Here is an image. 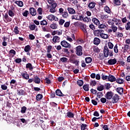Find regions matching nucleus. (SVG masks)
<instances>
[{
	"label": "nucleus",
	"instance_id": "a211bd4d",
	"mask_svg": "<svg viewBox=\"0 0 130 130\" xmlns=\"http://www.w3.org/2000/svg\"><path fill=\"white\" fill-rule=\"evenodd\" d=\"M10 86L11 88L15 87V86H17V81L15 79H12L10 81Z\"/></svg>",
	"mask_w": 130,
	"mask_h": 130
},
{
	"label": "nucleus",
	"instance_id": "f3484780",
	"mask_svg": "<svg viewBox=\"0 0 130 130\" xmlns=\"http://www.w3.org/2000/svg\"><path fill=\"white\" fill-rule=\"evenodd\" d=\"M92 22L94 24V25H96V26L100 25V21L96 18H93L92 19Z\"/></svg>",
	"mask_w": 130,
	"mask_h": 130
},
{
	"label": "nucleus",
	"instance_id": "dca6fc26",
	"mask_svg": "<svg viewBox=\"0 0 130 130\" xmlns=\"http://www.w3.org/2000/svg\"><path fill=\"white\" fill-rule=\"evenodd\" d=\"M40 78L38 76L34 77V83H35V84H40Z\"/></svg>",
	"mask_w": 130,
	"mask_h": 130
},
{
	"label": "nucleus",
	"instance_id": "864d4df0",
	"mask_svg": "<svg viewBox=\"0 0 130 130\" xmlns=\"http://www.w3.org/2000/svg\"><path fill=\"white\" fill-rule=\"evenodd\" d=\"M51 49H52V46L51 45H49L47 47V52L48 53H50V51H51Z\"/></svg>",
	"mask_w": 130,
	"mask_h": 130
},
{
	"label": "nucleus",
	"instance_id": "412c9836",
	"mask_svg": "<svg viewBox=\"0 0 130 130\" xmlns=\"http://www.w3.org/2000/svg\"><path fill=\"white\" fill-rule=\"evenodd\" d=\"M15 4L17 5L18 7H20V8H22V7H23L24 3L22 1H15L14 2Z\"/></svg>",
	"mask_w": 130,
	"mask_h": 130
},
{
	"label": "nucleus",
	"instance_id": "7c9ffc66",
	"mask_svg": "<svg viewBox=\"0 0 130 130\" xmlns=\"http://www.w3.org/2000/svg\"><path fill=\"white\" fill-rule=\"evenodd\" d=\"M116 83L118 84H119L120 85H121V84H123L124 83V80L122 79L118 78L116 79Z\"/></svg>",
	"mask_w": 130,
	"mask_h": 130
},
{
	"label": "nucleus",
	"instance_id": "6ab92c4d",
	"mask_svg": "<svg viewBox=\"0 0 130 130\" xmlns=\"http://www.w3.org/2000/svg\"><path fill=\"white\" fill-rule=\"evenodd\" d=\"M116 91L120 95H122V94H123V87H117L116 88Z\"/></svg>",
	"mask_w": 130,
	"mask_h": 130
},
{
	"label": "nucleus",
	"instance_id": "58836bf2",
	"mask_svg": "<svg viewBox=\"0 0 130 130\" xmlns=\"http://www.w3.org/2000/svg\"><path fill=\"white\" fill-rule=\"evenodd\" d=\"M62 17H63L64 19H67V18L69 17V13H68V12L64 11V12H63Z\"/></svg>",
	"mask_w": 130,
	"mask_h": 130
},
{
	"label": "nucleus",
	"instance_id": "f704fd0d",
	"mask_svg": "<svg viewBox=\"0 0 130 130\" xmlns=\"http://www.w3.org/2000/svg\"><path fill=\"white\" fill-rule=\"evenodd\" d=\"M104 89H105L104 85H100V86H98L97 87L98 91H103V90H104Z\"/></svg>",
	"mask_w": 130,
	"mask_h": 130
},
{
	"label": "nucleus",
	"instance_id": "49530a36",
	"mask_svg": "<svg viewBox=\"0 0 130 130\" xmlns=\"http://www.w3.org/2000/svg\"><path fill=\"white\" fill-rule=\"evenodd\" d=\"M108 46L109 49H113V46H114L113 44H112V43H111V42H109L108 43Z\"/></svg>",
	"mask_w": 130,
	"mask_h": 130
},
{
	"label": "nucleus",
	"instance_id": "69168bd1",
	"mask_svg": "<svg viewBox=\"0 0 130 130\" xmlns=\"http://www.w3.org/2000/svg\"><path fill=\"white\" fill-rule=\"evenodd\" d=\"M89 28L91 29V30H93V31H95V29H96V27H95V25L93 24H91L89 26Z\"/></svg>",
	"mask_w": 130,
	"mask_h": 130
},
{
	"label": "nucleus",
	"instance_id": "a18cd8bd",
	"mask_svg": "<svg viewBox=\"0 0 130 130\" xmlns=\"http://www.w3.org/2000/svg\"><path fill=\"white\" fill-rule=\"evenodd\" d=\"M82 23L81 22L77 21V22H74V25L75 27H76V28L78 27H80Z\"/></svg>",
	"mask_w": 130,
	"mask_h": 130
},
{
	"label": "nucleus",
	"instance_id": "393cba45",
	"mask_svg": "<svg viewBox=\"0 0 130 130\" xmlns=\"http://www.w3.org/2000/svg\"><path fill=\"white\" fill-rule=\"evenodd\" d=\"M36 27H37V26H36L35 24H30L28 26V27L29 28V29L31 31H34V30H35Z\"/></svg>",
	"mask_w": 130,
	"mask_h": 130
},
{
	"label": "nucleus",
	"instance_id": "13d9d810",
	"mask_svg": "<svg viewBox=\"0 0 130 130\" xmlns=\"http://www.w3.org/2000/svg\"><path fill=\"white\" fill-rule=\"evenodd\" d=\"M29 15V11L28 10H25L24 12L22 13L23 17H28Z\"/></svg>",
	"mask_w": 130,
	"mask_h": 130
},
{
	"label": "nucleus",
	"instance_id": "f8f14e48",
	"mask_svg": "<svg viewBox=\"0 0 130 130\" xmlns=\"http://www.w3.org/2000/svg\"><path fill=\"white\" fill-rule=\"evenodd\" d=\"M21 75L23 79H24L25 80H29V76L27 72H25V73H22Z\"/></svg>",
	"mask_w": 130,
	"mask_h": 130
},
{
	"label": "nucleus",
	"instance_id": "7ed1b4c3",
	"mask_svg": "<svg viewBox=\"0 0 130 130\" xmlns=\"http://www.w3.org/2000/svg\"><path fill=\"white\" fill-rule=\"evenodd\" d=\"M60 44L61 46L64 47L65 48H71V47H72L71 44H70V43H68V42L64 40L60 42Z\"/></svg>",
	"mask_w": 130,
	"mask_h": 130
},
{
	"label": "nucleus",
	"instance_id": "5fc2aeb1",
	"mask_svg": "<svg viewBox=\"0 0 130 130\" xmlns=\"http://www.w3.org/2000/svg\"><path fill=\"white\" fill-rule=\"evenodd\" d=\"M83 21L84 22H91V19L90 17H85L83 18Z\"/></svg>",
	"mask_w": 130,
	"mask_h": 130
},
{
	"label": "nucleus",
	"instance_id": "37998d69",
	"mask_svg": "<svg viewBox=\"0 0 130 130\" xmlns=\"http://www.w3.org/2000/svg\"><path fill=\"white\" fill-rule=\"evenodd\" d=\"M83 89L84 91H89V84H85L83 86Z\"/></svg>",
	"mask_w": 130,
	"mask_h": 130
},
{
	"label": "nucleus",
	"instance_id": "052dcab7",
	"mask_svg": "<svg viewBox=\"0 0 130 130\" xmlns=\"http://www.w3.org/2000/svg\"><path fill=\"white\" fill-rule=\"evenodd\" d=\"M102 79V80H108V76L106 75H104V74H102L101 75Z\"/></svg>",
	"mask_w": 130,
	"mask_h": 130
},
{
	"label": "nucleus",
	"instance_id": "ea45409f",
	"mask_svg": "<svg viewBox=\"0 0 130 130\" xmlns=\"http://www.w3.org/2000/svg\"><path fill=\"white\" fill-rule=\"evenodd\" d=\"M54 18V15H53L52 14L49 15L48 16V17H47L48 20H49V21H53Z\"/></svg>",
	"mask_w": 130,
	"mask_h": 130
},
{
	"label": "nucleus",
	"instance_id": "9d476101",
	"mask_svg": "<svg viewBox=\"0 0 130 130\" xmlns=\"http://www.w3.org/2000/svg\"><path fill=\"white\" fill-rule=\"evenodd\" d=\"M101 42V40H100V39L95 37L93 39V44H94V45H99V44H100V43Z\"/></svg>",
	"mask_w": 130,
	"mask_h": 130
},
{
	"label": "nucleus",
	"instance_id": "f03ea898",
	"mask_svg": "<svg viewBox=\"0 0 130 130\" xmlns=\"http://www.w3.org/2000/svg\"><path fill=\"white\" fill-rule=\"evenodd\" d=\"M83 47L81 46H78L76 47V54L78 56H81L83 54Z\"/></svg>",
	"mask_w": 130,
	"mask_h": 130
},
{
	"label": "nucleus",
	"instance_id": "9b49d317",
	"mask_svg": "<svg viewBox=\"0 0 130 130\" xmlns=\"http://www.w3.org/2000/svg\"><path fill=\"white\" fill-rule=\"evenodd\" d=\"M59 40H60V38L57 36H55L53 37L52 41L54 43H59Z\"/></svg>",
	"mask_w": 130,
	"mask_h": 130
},
{
	"label": "nucleus",
	"instance_id": "6e6552de",
	"mask_svg": "<svg viewBox=\"0 0 130 130\" xmlns=\"http://www.w3.org/2000/svg\"><path fill=\"white\" fill-rule=\"evenodd\" d=\"M29 14H30V15H31V16H32L33 17H34V16H36V15H37V12H36V9H35V8H29Z\"/></svg>",
	"mask_w": 130,
	"mask_h": 130
},
{
	"label": "nucleus",
	"instance_id": "0eeeda50",
	"mask_svg": "<svg viewBox=\"0 0 130 130\" xmlns=\"http://www.w3.org/2000/svg\"><path fill=\"white\" fill-rule=\"evenodd\" d=\"M116 62H117V60L115 58L114 59H110L108 61L109 66H113L114 64H115Z\"/></svg>",
	"mask_w": 130,
	"mask_h": 130
},
{
	"label": "nucleus",
	"instance_id": "79ce46f5",
	"mask_svg": "<svg viewBox=\"0 0 130 130\" xmlns=\"http://www.w3.org/2000/svg\"><path fill=\"white\" fill-rule=\"evenodd\" d=\"M57 6V4H56V3L54 2L52 3V4H51V6H49V5H48V8H49V7H50V8H51L53 9H55V8H56Z\"/></svg>",
	"mask_w": 130,
	"mask_h": 130
},
{
	"label": "nucleus",
	"instance_id": "e2e57ef3",
	"mask_svg": "<svg viewBox=\"0 0 130 130\" xmlns=\"http://www.w3.org/2000/svg\"><path fill=\"white\" fill-rule=\"evenodd\" d=\"M64 22H66V21L63 19H59L58 22H59V25H60L61 26H62V25H63V24L64 23Z\"/></svg>",
	"mask_w": 130,
	"mask_h": 130
},
{
	"label": "nucleus",
	"instance_id": "bf43d9fd",
	"mask_svg": "<svg viewBox=\"0 0 130 130\" xmlns=\"http://www.w3.org/2000/svg\"><path fill=\"white\" fill-rule=\"evenodd\" d=\"M14 32L16 35L19 34V29H18V26H15L14 29Z\"/></svg>",
	"mask_w": 130,
	"mask_h": 130
},
{
	"label": "nucleus",
	"instance_id": "c03bdc74",
	"mask_svg": "<svg viewBox=\"0 0 130 130\" xmlns=\"http://www.w3.org/2000/svg\"><path fill=\"white\" fill-rule=\"evenodd\" d=\"M50 28L53 29H55L57 28V25L56 23H53L50 25Z\"/></svg>",
	"mask_w": 130,
	"mask_h": 130
},
{
	"label": "nucleus",
	"instance_id": "6e6d98bb",
	"mask_svg": "<svg viewBox=\"0 0 130 130\" xmlns=\"http://www.w3.org/2000/svg\"><path fill=\"white\" fill-rule=\"evenodd\" d=\"M79 28H80V29H81L82 31H83V30L86 29V24H84V23H81L80 26L79 27Z\"/></svg>",
	"mask_w": 130,
	"mask_h": 130
},
{
	"label": "nucleus",
	"instance_id": "c756f323",
	"mask_svg": "<svg viewBox=\"0 0 130 130\" xmlns=\"http://www.w3.org/2000/svg\"><path fill=\"white\" fill-rule=\"evenodd\" d=\"M104 11L105 12H106V13H107V14H110V13H111V10H110V8H109V7L107 6L104 7Z\"/></svg>",
	"mask_w": 130,
	"mask_h": 130
},
{
	"label": "nucleus",
	"instance_id": "aec40b11",
	"mask_svg": "<svg viewBox=\"0 0 130 130\" xmlns=\"http://www.w3.org/2000/svg\"><path fill=\"white\" fill-rule=\"evenodd\" d=\"M25 68L27 69H28L29 71H33V66L31 63H27L26 64Z\"/></svg>",
	"mask_w": 130,
	"mask_h": 130
},
{
	"label": "nucleus",
	"instance_id": "4be33fe9",
	"mask_svg": "<svg viewBox=\"0 0 130 130\" xmlns=\"http://www.w3.org/2000/svg\"><path fill=\"white\" fill-rule=\"evenodd\" d=\"M42 98H43V95L42 94L39 93L36 96L37 101H40Z\"/></svg>",
	"mask_w": 130,
	"mask_h": 130
},
{
	"label": "nucleus",
	"instance_id": "3c124183",
	"mask_svg": "<svg viewBox=\"0 0 130 130\" xmlns=\"http://www.w3.org/2000/svg\"><path fill=\"white\" fill-rule=\"evenodd\" d=\"M111 28L113 30V32L114 33L117 31V27L115 26V25H111Z\"/></svg>",
	"mask_w": 130,
	"mask_h": 130
},
{
	"label": "nucleus",
	"instance_id": "b1692460",
	"mask_svg": "<svg viewBox=\"0 0 130 130\" xmlns=\"http://www.w3.org/2000/svg\"><path fill=\"white\" fill-rule=\"evenodd\" d=\"M122 49H124V52L128 51V49H129V45L127 44L124 45V47H122Z\"/></svg>",
	"mask_w": 130,
	"mask_h": 130
},
{
	"label": "nucleus",
	"instance_id": "4c0bfd02",
	"mask_svg": "<svg viewBox=\"0 0 130 130\" xmlns=\"http://www.w3.org/2000/svg\"><path fill=\"white\" fill-rule=\"evenodd\" d=\"M100 36L103 39H107L108 38V35L105 34L104 33L101 34Z\"/></svg>",
	"mask_w": 130,
	"mask_h": 130
},
{
	"label": "nucleus",
	"instance_id": "c9c22d12",
	"mask_svg": "<svg viewBox=\"0 0 130 130\" xmlns=\"http://www.w3.org/2000/svg\"><path fill=\"white\" fill-rule=\"evenodd\" d=\"M93 34L95 35V36H97V37H99V36L101 35V34H100V31L99 30H94Z\"/></svg>",
	"mask_w": 130,
	"mask_h": 130
},
{
	"label": "nucleus",
	"instance_id": "de8ad7c7",
	"mask_svg": "<svg viewBox=\"0 0 130 130\" xmlns=\"http://www.w3.org/2000/svg\"><path fill=\"white\" fill-rule=\"evenodd\" d=\"M98 26L99 29H106L107 28L106 25L104 24H99Z\"/></svg>",
	"mask_w": 130,
	"mask_h": 130
},
{
	"label": "nucleus",
	"instance_id": "cd10ccee",
	"mask_svg": "<svg viewBox=\"0 0 130 130\" xmlns=\"http://www.w3.org/2000/svg\"><path fill=\"white\" fill-rule=\"evenodd\" d=\"M26 111H27V107L25 106H23L21 107L20 111L21 113L24 114V113H26Z\"/></svg>",
	"mask_w": 130,
	"mask_h": 130
},
{
	"label": "nucleus",
	"instance_id": "603ef678",
	"mask_svg": "<svg viewBox=\"0 0 130 130\" xmlns=\"http://www.w3.org/2000/svg\"><path fill=\"white\" fill-rule=\"evenodd\" d=\"M114 51L115 53H118V46H117V44H116L114 47Z\"/></svg>",
	"mask_w": 130,
	"mask_h": 130
},
{
	"label": "nucleus",
	"instance_id": "a19ab883",
	"mask_svg": "<svg viewBox=\"0 0 130 130\" xmlns=\"http://www.w3.org/2000/svg\"><path fill=\"white\" fill-rule=\"evenodd\" d=\"M8 15L10 17H12V18H13V17L15 16V13H14L13 11L9 10L8 11Z\"/></svg>",
	"mask_w": 130,
	"mask_h": 130
},
{
	"label": "nucleus",
	"instance_id": "473e14b6",
	"mask_svg": "<svg viewBox=\"0 0 130 130\" xmlns=\"http://www.w3.org/2000/svg\"><path fill=\"white\" fill-rule=\"evenodd\" d=\"M104 87L105 88V89H106V90H109L110 88H111V85L110 83H106L104 85Z\"/></svg>",
	"mask_w": 130,
	"mask_h": 130
},
{
	"label": "nucleus",
	"instance_id": "20e7f679",
	"mask_svg": "<svg viewBox=\"0 0 130 130\" xmlns=\"http://www.w3.org/2000/svg\"><path fill=\"white\" fill-rule=\"evenodd\" d=\"M113 95L114 94L113 92H112V91H108L105 94V98H106V99L110 100V99H112Z\"/></svg>",
	"mask_w": 130,
	"mask_h": 130
},
{
	"label": "nucleus",
	"instance_id": "c85d7f7f",
	"mask_svg": "<svg viewBox=\"0 0 130 130\" xmlns=\"http://www.w3.org/2000/svg\"><path fill=\"white\" fill-rule=\"evenodd\" d=\"M67 116L69 117V118H74L75 115L74 113H72V112L69 111L67 112Z\"/></svg>",
	"mask_w": 130,
	"mask_h": 130
},
{
	"label": "nucleus",
	"instance_id": "2eb2a0df",
	"mask_svg": "<svg viewBox=\"0 0 130 130\" xmlns=\"http://www.w3.org/2000/svg\"><path fill=\"white\" fill-rule=\"evenodd\" d=\"M67 10L68 11V12L70 15H73L74 14H76V10H75V9H74L72 7H68L67 8Z\"/></svg>",
	"mask_w": 130,
	"mask_h": 130
},
{
	"label": "nucleus",
	"instance_id": "09e8293b",
	"mask_svg": "<svg viewBox=\"0 0 130 130\" xmlns=\"http://www.w3.org/2000/svg\"><path fill=\"white\" fill-rule=\"evenodd\" d=\"M114 4L116 5V6H120L121 2L119 0H113Z\"/></svg>",
	"mask_w": 130,
	"mask_h": 130
},
{
	"label": "nucleus",
	"instance_id": "a878e982",
	"mask_svg": "<svg viewBox=\"0 0 130 130\" xmlns=\"http://www.w3.org/2000/svg\"><path fill=\"white\" fill-rule=\"evenodd\" d=\"M42 30L44 32H49L50 28H48V26H42Z\"/></svg>",
	"mask_w": 130,
	"mask_h": 130
},
{
	"label": "nucleus",
	"instance_id": "39448f33",
	"mask_svg": "<svg viewBox=\"0 0 130 130\" xmlns=\"http://www.w3.org/2000/svg\"><path fill=\"white\" fill-rule=\"evenodd\" d=\"M118 100H119V96L117 94H115L113 98H112V103L114 104L115 103H117L118 102Z\"/></svg>",
	"mask_w": 130,
	"mask_h": 130
},
{
	"label": "nucleus",
	"instance_id": "4468645a",
	"mask_svg": "<svg viewBox=\"0 0 130 130\" xmlns=\"http://www.w3.org/2000/svg\"><path fill=\"white\" fill-rule=\"evenodd\" d=\"M17 94L19 96L21 95H25L26 94V91H25L24 90L20 89H17Z\"/></svg>",
	"mask_w": 130,
	"mask_h": 130
},
{
	"label": "nucleus",
	"instance_id": "e433bc0d",
	"mask_svg": "<svg viewBox=\"0 0 130 130\" xmlns=\"http://www.w3.org/2000/svg\"><path fill=\"white\" fill-rule=\"evenodd\" d=\"M77 84L78 85V86H79V87H82V86L84 85V81H83L82 80H79L77 81Z\"/></svg>",
	"mask_w": 130,
	"mask_h": 130
},
{
	"label": "nucleus",
	"instance_id": "0e129e2a",
	"mask_svg": "<svg viewBox=\"0 0 130 130\" xmlns=\"http://www.w3.org/2000/svg\"><path fill=\"white\" fill-rule=\"evenodd\" d=\"M102 128H104V130H109V128H108V125H101Z\"/></svg>",
	"mask_w": 130,
	"mask_h": 130
},
{
	"label": "nucleus",
	"instance_id": "338daca9",
	"mask_svg": "<svg viewBox=\"0 0 130 130\" xmlns=\"http://www.w3.org/2000/svg\"><path fill=\"white\" fill-rule=\"evenodd\" d=\"M103 96V93L98 92L96 96L98 97V98H101Z\"/></svg>",
	"mask_w": 130,
	"mask_h": 130
},
{
	"label": "nucleus",
	"instance_id": "bb28decb",
	"mask_svg": "<svg viewBox=\"0 0 130 130\" xmlns=\"http://www.w3.org/2000/svg\"><path fill=\"white\" fill-rule=\"evenodd\" d=\"M81 130H85L87 129V126H88V125L87 124H84L82 123L81 124H80Z\"/></svg>",
	"mask_w": 130,
	"mask_h": 130
},
{
	"label": "nucleus",
	"instance_id": "2f4dec72",
	"mask_svg": "<svg viewBox=\"0 0 130 130\" xmlns=\"http://www.w3.org/2000/svg\"><path fill=\"white\" fill-rule=\"evenodd\" d=\"M86 63H91L92 62V58L90 57H87L85 59Z\"/></svg>",
	"mask_w": 130,
	"mask_h": 130
},
{
	"label": "nucleus",
	"instance_id": "5701e85b",
	"mask_svg": "<svg viewBox=\"0 0 130 130\" xmlns=\"http://www.w3.org/2000/svg\"><path fill=\"white\" fill-rule=\"evenodd\" d=\"M24 50L25 52H29L30 50H31V47L30 46V45H27L25 46Z\"/></svg>",
	"mask_w": 130,
	"mask_h": 130
},
{
	"label": "nucleus",
	"instance_id": "680f3d73",
	"mask_svg": "<svg viewBox=\"0 0 130 130\" xmlns=\"http://www.w3.org/2000/svg\"><path fill=\"white\" fill-rule=\"evenodd\" d=\"M82 32L84 34V37L85 36H88V31H87V28H86L85 29L82 30Z\"/></svg>",
	"mask_w": 130,
	"mask_h": 130
},
{
	"label": "nucleus",
	"instance_id": "774afa93",
	"mask_svg": "<svg viewBox=\"0 0 130 130\" xmlns=\"http://www.w3.org/2000/svg\"><path fill=\"white\" fill-rule=\"evenodd\" d=\"M38 13H39V15H42V8H39L37 10Z\"/></svg>",
	"mask_w": 130,
	"mask_h": 130
},
{
	"label": "nucleus",
	"instance_id": "f257e3e1",
	"mask_svg": "<svg viewBox=\"0 0 130 130\" xmlns=\"http://www.w3.org/2000/svg\"><path fill=\"white\" fill-rule=\"evenodd\" d=\"M96 6V3L95 2L92 1L90 2L88 4V8L89 9H90V11H92V10H93L95 13H97L100 11V7H95Z\"/></svg>",
	"mask_w": 130,
	"mask_h": 130
},
{
	"label": "nucleus",
	"instance_id": "8fccbe9b",
	"mask_svg": "<svg viewBox=\"0 0 130 130\" xmlns=\"http://www.w3.org/2000/svg\"><path fill=\"white\" fill-rule=\"evenodd\" d=\"M40 24L42 26H46L47 25V21L44 19L40 22Z\"/></svg>",
	"mask_w": 130,
	"mask_h": 130
},
{
	"label": "nucleus",
	"instance_id": "1a4fd4ad",
	"mask_svg": "<svg viewBox=\"0 0 130 130\" xmlns=\"http://www.w3.org/2000/svg\"><path fill=\"white\" fill-rule=\"evenodd\" d=\"M55 94L57 96H59V97H63V96H66V95L63 94L61 92V90L59 89H57L55 91Z\"/></svg>",
	"mask_w": 130,
	"mask_h": 130
},
{
	"label": "nucleus",
	"instance_id": "ddd939ff",
	"mask_svg": "<svg viewBox=\"0 0 130 130\" xmlns=\"http://www.w3.org/2000/svg\"><path fill=\"white\" fill-rule=\"evenodd\" d=\"M108 81H109V82H115V81H116V78H115V77H114V76H113L111 74H110L108 76Z\"/></svg>",
	"mask_w": 130,
	"mask_h": 130
},
{
	"label": "nucleus",
	"instance_id": "4d7b16f0",
	"mask_svg": "<svg viewBox=\"0 0 130 130\" xmlns=\"http://www.w3.org/2000/svg\"><path fill=\"white\" fill-rule=\"evenodd\" d=\"M125 29L126 30H130V22H128L125 25Z\"/></svg>",
	"mask_w": 130,
	"mask_h": 130
},
{
	"label": "nucleus",
	"instance_id": "423d86ee",
	"mask_svg": "<svg viewBox=\"0 0 130 130\" xmlns=\"http://www.w3.org/2000/svg\"><path fill=\"white\" fill-rule=\"evenodd\" d=\"M104 55L105 57H108L109 55V49L107 46H105L104 48Z\"/></svg>",
	"mask_w": 130,
	"mask_h": 130
},
{
	"label": "nucleus",
	"instance_id": "72a5a7b5",
	"mask_svg": "<svg viewBox=\"0 0 130 130\" xmlns=\"http://www.w3.org/2000/svg\"><path fill=\"white\" fill-rule=\"evenodd\" d=\"M60 60L64 63H67V62H68V60H69V59H68L67 57H63L60 58Z\"/></svg>",
	"mask_w": 130,
	"mask_h": 130
}]
</instances>
